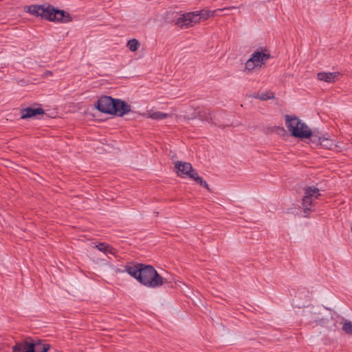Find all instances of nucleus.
<instances>
[{
    "mask_svg": "<svg viewBox=\"0 0 352 352\" xmlns=\"http://www.w3.org/2000/svg\"><path fill=\"white\" fill-rule=\"evenodd\" d=\"M125 271L147 287L157 288L168 282L167 279L161 276L151 265L129 263L125 266Z\"/></svg>",
    "mask_w": 352,
    "mask_h": 352,
    "instance_id": "obj_1",
    "label": "nucleus"
},
{
    "mask_svg": "<svg viewBox=\"0 0 352 352\" xmlns=\"http://www.w3.org/2000/svg\"><path fill=\"white\" fill-rule=\"evenodd\" d=\"M28 12L51 21L68 22L71 21L69 14L63 11L56 9L51 5H32L28 8Z\"/></svg>",
    "mask_w": 352,
    "mask_h": 352,
    "instance_id": "obj_2",
    "label": "nucleus"
},
{
    "mask_svg": "<svg viewBox=\"0 0 352 352\" xmlns=\"http://www.w3.org/2000/svg\"><path fill=\"white\" fill-rule=\"evenodd\" d=\"M285 124L292 136L300 139L311 138L312 142L316 141V135L313 134L309 126L297 117L286 115Z\"/></svg>",
    "mask_w": 352,
    "mask_h": 352,
    "instance_id": "obj_3",
    "label": "nucleus"
},
{
    "mask_svg": "<svg viewBox=\"0 0 352 352\" xmlns=\"http://www.w3.org/2000/svg\"><path fill=\"white\" fill-rule=\"evenodd\" d=\"M321 196L320 190L314 186L304 188V195L302 199V209L305 214L314 211L315 201Z\"/></svg>",
    "mask_w": 352,
    "mask_h": 352,
    "instance_id": "obj_4",
    "label": "nucleus"
},
{
    "mask_svg": "<svg viewBox=\"0 0 352 352\" xmlns=\"http://www.w3.org/2000/svg\"><path fill=\"white\" fill-rule=\"evenodd\" d=\"M270 54L266 51L256 50L252 53L250 58L245 63V70L248 72L254 69L261 67L270 58Z\"/></svg>",
    "mask_w": 352,
    "mask_h": 352,
    "instance_id": "obj_5",
    "label": "nucleus"
},
{
    "mask_svg": "<svg viewBox=\"0 0 352 352\" xmlns=\"http://www.w3.org/2000/svg\"><path fill=\"white\" fill-rule=\"evenodd\" d=\"M199 23L198 13L189 12L181 14L176 20V25L181 28H188Z\"/></svg>",
    "mask_w": 352,
    "mask_h": 352,
    "instance_id": "obj_6",
    "label": "nucleus"
},
{
    "mask_svg": "<svg viewBox=\"0 0 352 352\" xmlns=\"http://www.w3.org/2000/svg\"><path fill=\"white\" fill-rule=\"evenodd\" d=\"M114 99L110 96H103L97 101L96 108L102 113L112 114Z\"/></svg>",
    "mask_w": 352,
    "mask_h": 352,
    "instance_id": "obj_7",
    "label": "nucleus"
},
{
    "mask_svg": "<svg viewBox=\"0 0 352 352\" xmlns=\"http://www.w3.org/2000/svg\"><path fill=\"white\" fill-rule=\"evenodd\" d=\"M175 168L179 176H187L191 178V175L196 173L193 170L192 165L185 162H175Z\"/></svg>",
    "mask_w": 352,
    "mask_h": 352,
    "instance_id": "obj_8",
    "label": "nucleus"
},
{
    "mask_svg": "<svg viewBox=\"0 0 352 352\" xmlns=\"http://www.w3.org/2000/svg\"><path fill=\"white\" fill-rule=\"evenodd\" d=\"M113 104L114 107H113V111L112 114L122 116L131 111L130 105L121 100L114 99Z\"/></svg>",
    "mask_w": 352,
    "mask_h": 352,
    "instance_id": "obj_9",
    "label": "nucleus"
},
{
    "mask_svg": "<svg viewBox=\"0 0 352 352\" xmlns=\"http://www.w3.org/2000/svg\"><path fill=\"white\" fill-rule=\"evenodd\" d=\"M32 340L28 338L16 343L12 347L13 352H32L33 351Z\"/></svg>",
    "mask_w": 352,
    "mask_h": 352,
    "instance_id": "obj_10",
    "label": "nucleus"
},
{
    "mask_svg": "<svg viewBox=\"0 0 352 352\" xmlns=\"http://www.w3.org/2000/svg\"><path fill=\"white\" fill-rule=\"evenodd\" d=\"M236 7L232 6V7L223 8L222 9H217V10H214L212 11L208 10H201L200 11H195V12L198 13V16L199 17V22H200L201 21H205L211 16L219 14V12H220L221 11L236 9Z\"/></svg>",
    "mask_w": 352,
    "mask_h": 352,
    "instance_id": "obj_11",
    "label": "nucleus"
},
{
    "mask_svg": "<svg viewBox=\"0 0 352 352\" xmlns=\"http://www.w3.org/2000/svg\"><path fill=\"white\" fill-rule=\"evenodd\" d=\"M340 74L339 72H320L317 74L318 79L320 81H324L329 83L336 82Z\"/></svg>",
    "mask_w": 352,
    "mask_h": 352,
    "instance_id": "obj_12",
    "label": "nucleus"
},
{
    "mask_svg": "<svg viewBox=\"0 0 352 352\" xmlns=\"http://www.w3.org/2000/svg\"><path fill=\"white\" fill-rule=\"evenodd\" d=\"M44 113V111L41 108H31L28 107L21 111V118L26 119L32 118L36 115H42Z\"/></svg>",
    "mask_w": 352,
    "mask_h": 352,
    "instance_id": "obj_13",
    "label": "nucleus"
},
{
    "mask_svg": "<svg viewBox=\"0 0 352 352\" xmlns=\"http://www.w3.org/2000/svg\"><path fill=\"white\" fill-rule=\"evenodd\" d=\"M324 148L333 150L337 147L336 143L334 140L324 137H318L316 135V141Z\"/></svg>",
    "mask_w": 352,
    "mask_h": 352,
    "instance_id": "obj_14",
    "label": "nucleus"
},
{
    "mask_svg": "<svg viewBox=\"0 0 352 352\" xmlns=\"http://www.w3.org/2000/svg\"><path fill=\"white\" fill-rule=\"evenodd\" d=\"M144 116H146L147 118L157 120H163L169 117V115L168 113L154 111H148L144 114Z\"/></svg>",
    "mask_w": 352,
    "mask_h": 352,
    "instance_id": "obj_15",
    "label": "nucleus"
},
{
    "mask_svg": "<svg viewBox=\"0 0 352 352\" xmlns=\"http://www.w3.org/2000/svg\"><path fill=\"white\" fill-rule=\"evenodd\" d=\"M95 248H96L99 251L103 252L105 254H112L114 255L116 252V250L110 246L108 244H106L104 243H100L98 245H96Z\"/></svg>",
    "mask_w": 352,
    "mask_h": 352,
    "instance_id": "obj_16",
    "label": "nucleus"
},
{
    "mask_svg": "<svg viewBox=\"0 0 352 352\" xmlns=\"http://www.w3.org/2000/svg\"><path fill=\"white\" fill-rule=\"evenodd\" d=\"M33 351L32 352H47L49 349V346L42 344L40 341L33 342Z\"/></svg>",
    "mask_w": 352,
    "mask_h": 352,
    "instance_id": "obj_17",
    "label": "nucleus"
},
{
    "mask_svg": "<svg viewBox=\"0 0 352 352\" xmlns=\"http://www.w3.org/2000/svg\"><path fill=\"white\" fill-rule=\"evenodd\" d=\"M140 45V42L135 38H132V39L128 41V42L126 43V47L131 52H135L136 50H138Z\"/></svg>",
    "mask_w": 352,
    "mask_h": 352,
    "instance_id": "obj_18",
    "label": "nucleus"
},
{
    "mask_svg": "<svg viewBox=\"0 0 352 352\" xmlns=\"http://www.w3.org/2000/svg\"><path fill=\"white\" fill-rule=\"evenodd\" d=\"M252 96L255 98H259L261 100H267L269 99H272L274 97V94L272 93H268V94H254L252 95Z\"/></svg>",
    "mask_w": 352,
    "mask_h": 352,
    "instance_id": "obj_19",
    "label": "nucleus"
},
{
    "mask_svg": "<svg viewBox=\"0 0 352 352\" xmlns=\"http://www.w3.org/2000/svg\"><path fill=\"white\" fill-rule=\"evenodd\" d=\"M191 179H192L195 181L199 182L200 184V185H201L202 186L205 187L206 188H207V189L209 188H208V185L206 183V182L203 180V179L198 175L197 173H195L193 175H191Z\"/></svg>",
    "mask_w": 352,
    "mask_h": 352,
    "instance_id": "obj_20",
    "label": "nucleus"
},
{
    "mask_svg": "<svg viewBox=\"0 0 352 352\" xmlns=\"http://www.w3.org/2000/svg\"><path fill=\"white\" fill-rule=\"evenodd\" d=\"M191 179H192L195 181L199 182L200 184V185H201L202 186L205 187L206 188H207V189L209 188H208V185L206 183V182L203 180V179L198 175L197 173H195L193 175H191Z\"/></svg>",
    "mask_w": 352,
    "mask_h": 352,
    "instance_id": "obj_21",
    "label": "nucleus"
},
{
    "mask_svg": "<svg viewBox=\"0 0 352 352\" xmlns=\"http://www.w3.org/2000/svg\"><path fill=\"white\" fill-rule=\"evenodd\" d=\"M342 330L346 333L352 335V322L345 320L342 326Z\"/></svg>",
    "mask_w": 352,
    "mask_h": 352,
    "instance_id": "obj_22",
    "label": "nucleus"
},
{
    "mask_svg": "<svg viewBox=\"0 0 352 352\" xmlns=\"http://www.w3.org/2000/svg\"><path fill=\"white\" fill-rule=\"evenodd\" d=\"M313 319L314 320L315 322H318V324H321L322 323V320H319L316 317L314 318Z\"/></svg>",
    "mask_w": 352,
    "mask_h": 352,
    "instance_id": "obj_23",
    "label": "nucleus"
},
{
    "mask_svg": "<svg viewBox=\"0 0 352 352\" xmlns=\"http://www.w3.org/2000/svg\"><path fill=\"white\" fill-rule=\"evenodd\" d=\"M280 130L281 131H283V133H285V129H284L283 128H280Z\"/></svg>",
    "mask_w": 352,
    "mask_h": 352,
    "instance_id": "obj_24",
    "label": "nucleus"
},
{
    "mask_svg": "<svg viewBox=\"0 0 352 352\" xmlns=\"http://www.w3.org/2000/svg\"><path fill=\"white\" fill-rule=\"evenodd\" d=\"M47 75H49V74H51V72H48L47 73H46Z\"/></svg>",
    "mask_w": 352,
    "mask_h": 352,
    "instance_id": "obj_25",
    "label": "nucleus"
}]
</instances>
